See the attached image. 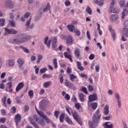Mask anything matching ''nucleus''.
Listing matches in <instances>:
<instances>
[{
  "instance_id": "12",
  "label": "nucleus",
  "mask_w": 128,
  "mask_h": 128,
  "mask_svg": "<svg viewBox=\"0 0 128 128\" xmlns=\"http://www.w3.org/2000/svg\"><path fill=\"white\" fill-rule=\"evenodd\" d=\"M24 82H21L19 83L16 88V92H20V90L24 88Z\"/></svg>"
},
{
  "instance_id": "13",
  "label": "nucleus",
  "mask_w": 128,
  "mask_h": 128,
  "mask_svg": "<svg viewBox=\"0 0 128 128\" xmlns=\"http://www.w3.org/2000/svg\"><path fill=\"white\" fill-rule=\"evenodd\" d=\"M30 20H32V18H30V20L27 21V22H26V26L28 28H30V30H32L34 28V24H32L30 26Z\"/></svg>"
},
{
  "instance_id": "58",
  "label": "nucleus",
  "mask_w": 128,
  "mask_h": 128,
  "mask_svg": "<svg viewBox=\"0 0 128 128\" xmlns=\"http://www.w3.org/2000/svg\"><path fill=\"white\" fill-rule=\"evenodd\" d=\"M122 124L124 128H128V125L126 124V121L122 120Z\"/></svg>"
},
{
  "instance_id": "40",
  "label": "nucleus",
  "mask_w": 128,
  "mask_h": 128,
  "mask_svg": "<svg viewBox=\"0 0 128 128\" xmlns=\"http://www.w3.org/2000/svg\"><path fill=\"white\" fill-rule=\"evenodd\" d=\"M6 22V20L4 18L0 19V26H4V23Z\"/></svg>"
},
{
  "instance_id": "50",
  "label": "nucleus",
  "mask_w": 128,
  "mask_h": 128,
  "mask_svg": "<svg viewBox=\"0 0 128 128\" xmlns=\"http://www.w3.org/2000/svg\"><path fill=\"white\" fill-rule=\"evenodd\" d=\"M88 92H94V86H92L88 85Z\"/></svg>"
},
{
  "instance_id": "25",
  "label": "nucleus",
  "mask_w": 128,
  "mask_h": 128,
  "mask_svg": "<svg viewBox=\"0 0 128 128\" xmlns=\"http://www.w3.org/2000/svg\"><path fill=\"white\" fill-rule=\"evenodd\" d=\"M108 124H110V122H106L104 124V126L105 128H114V124H111L110 125H108Z\"/></svg>"
},
{
  "instance_id": "46",
  "label": "nucleus",
  "mask_w": 128,
  "mask_h": 128,
  "mask_svg": "<svg viewBox=\"0 0 128 128\" xmlns=\"http://www.w3.org/2000/svg\"><path fill=\"white\" fill-rule=\"evenodd\" d=\"M86 11L89 14H92V8H90L89 6H87V8L86 9Z\"/></svg>"
},
{
  "instance_id": "45",
  "label": "nucleus",
  "mask_w": 128,
  "mask_h": 128,
  "mask_svg": "<svg viewBox=\"0 0 128 128\" xmlns=\"http://www.w3.org/2000/svg\"><path fill=\"white\" fill-rule=\"evenodd\" d=\"M6 96L3 97L2 98V102H3V104H4L5 106H6Z\"/></svg>"
},
{
  "instance_id": "10",
  "label": "nucleus",
  "mask_w": 128,
  "mask_h": 128,
  "mask_svg": "<svg viewBox=\"0 0 128 128\" xmlns=\"http://www.w3.org/2000/svg\"><path fill=\"white\" fill-rule=\"evenodd\" d=\"M44 44L48 48H50V44H52V40H48V36L44 38Z\"/></svg>"
},
{
  "instance_id": "14",
  "label": "nucleus",
  "mask_w": 128,
  "mask_h": 128,
  "mask_svg": "<svg viewBox=\"0 0 128 128\" xmlns=\"http://www.w3.org/2000/svg\"><path fill=\"white\" fill-rule=\"evenodd\" d=\"M17 62L18 64L19 68H22V66H24V60L22 58H20L18 59Z\"/></svg>"
},
{
  "instance_id": "26",
  "label": "nucleus",
  "mask_w": 128,
  "mask_h": 128,
  "mask_svg": "<svg viewBox=\"0 0 128 128\" xmlns=\"http://www.w3.org/2000/svg\"><path fill=\"white\" fill-rule=\"evenodd\" d=\"M110 18L112 22H116V20H118V15H112L111 16Z\"/></svg>"
},
{
  "instance_id": "36",
  "label": "nucleus",
  "mask_w": 128,
  "mask_h": 128,
  "mask_svg": "<svg viewBox=\"0 0 128 128\" xmlns=\"http://www.w3.org/2000/svg\"><path fill=\"white\" fill-rule=\"evenodd\" d=\"M42 60V54H38V60L36 61L37 64H40V60Z\"/></svg>"
},
{
  "instance_id": "55",
  "label": "nucleus",
  "mask_w": 128,
  "mask_h": 128,
  "mask_svg": "<svg viewBox=\"0 0 128 128\" xmlns=\"http://www.w3.org/2000/svg\"><path fill=\"white\" fill-rule=\"evenodd\" d=\"M92 101H90V100H89V101L88 102V108H92Z\"/></svg>"
},
{
  "instance_id": "19",
  "label": "nucleus",
  "mask_w": 128,
  "mask_h": 128,
  "mask_svg": "<svg viewBox=\"0 0 128 128\" xmlns=\"http://www.w3.org/2000/svg\"><path fill=\"white\" fill-rule=\"evenodd\" d=\"M109 108H110V107L106 105L104 110V114L105 116H108V114L110 112Z\"/></svg>"
},
{
  "instance_id": "31",
  "label": "nucleus",
  "mask_w": 128,
  "mask_h": 128,
  "mask_svg": "<svg viewBox=\"0 0 128 128\" xmlns=\"http://www.w3.org/2000/svg\"><path fill=\"white\" fill-rule=\"evenodd\" d=\"M8 61L10 66H14V59H10Z\"/></svg>"
},
{
  "instance_id": "41",
  "label": "nucleus",
  "mask_w": 128,
  "mask_h": 128,
  "mask_svg": "<svg viewBox=\"0 0 128 128\" xmlns=\"http://www.w3.org/2000/svg\"><path fill=\"white\" fill-rule=\"evenodd\" d=\"M53 64H54V68H58V62L56 58H54L53 60Z\"/></svg>"
},
{
  "instance_id": "8",
  "label": "nucleus",
  "mask_w": 128,
  "mask_h": 128,
  "mask_svg": "<svg viewBox=\"0 0 128 128\" xmlns=\"http://www.w3.org/2000/svg\"><path fill=\"white\" fill-rule=\"evenodd\" d=\"M88 100L90 102H96V100H98V94L95 93L93 94H90L88 96Z\"/></svg>"
},
{
  "instance_id": "34",
  "label": "nucleus",
  "mask_w": 128,
  "mask_h": 128,
  "mask_svg": "<svg viewBox=\"0 0 128 128\" xmlns=\"http://www.w3.org/2000/svg\"><path fill=\"white\" fill-rule=\"evenodd\" d=\"M18 39H14L12 41V44H20V40L18 38Z\"/></svg>"
},
{
  "instance_id": "17",
  "label": "nucleus",
  "mask_w": 128,
  "mask_h": 128,
  "mask_svg": "<svg viewBox=\"0 0 128 128\" xmlns=\"http://www.w3.org/2000/svg\"><path fill=\"white\" fill-rule=\"evenodd\" d=\"M64 56L65 58H68L70 60V62H72V58L71 54H68L67 52H64Z\"/></svg>"
},
{
  "instance_id": "59",
  "label": "nucleus",
  "mask_w": 128,
  "mask_h": 128,
  "mask_svg": "<svg viewBox=\"0 0 128 128\" xmlns=\"http://www.w3.org/2000/svg\"><path fill=\"white\" fill-rule=\"evenodd\" d=\"M58 114H60V111H54V116L58 118Z\"/></svg>"
},
{
  "instance_id": "51",
  "label": "nucleus",
  "mask_w": 128,
  "mask_h": 128,
  "mask_svg": "<svg viewBox=\"0 0 128 128\" xmlns=\"http://www.w3.org/2000/svg\"><path fill=\"white\" fill-rule=\"evenodd\" d=\"M46 70H48V69L46 68H44L40 70V72L41 74H44Z\"/></svg>"
},
{
  "instance_id": "43",
  "label": "nucleus",
  "mask_w": 128,
  "mask_h": 128,
  "mask_svg": "<svg viewBox=\"0 0 128 128\" xmlns=\"http://www.w3.org/2000/svg\"><path fill=\"white\" fill-rule=\"evenodd\" d=\"M124 36L128 37V32H125L124 33V36H122V40L123 42H126V39L124 38Z\"/></svg>"
},
{
  "instance_id": "2",
  "label": "nucleus",
  "mask_w": 128,
  "mask_h": 128,
  "mask_svg": "<svg viewBox=\"0 0 128 128\" xmlns=\"http://www.w3.org/2000/svg\"><path fill=\"white\" fill-rule=\"evenodd\" d=\"M17 38H20V44H24V42H26L28 40H30L32 38V36H24L22 34H19L16 36Z\"/></svg>"
},
{
  "instance_id": "63",
  "label": "nucleus",
  "mask_w": 128,
  "mask_h": 128,
  "mask_svg": "<svg viewBox=\"0 0 128 128\" xmlns=\"http://www.w3.org/2000/svg\"><path fill=\"white\" fill-rule=\"evenodd\" d=\"M0 122H2V124H4V122H6V118H0Z\"/></svg>"
},
{
  "instance_id": "11",
  "label": "nucleus",
  "mask_w": 128,
  "mask_h": 128,
  "mask_svg": "<svg viewBox=\"0 0 128 128\" xmlns=\"http://www.w3.org/2000/svg\"><path fill=\"white\" fill-rule=\"evenodd\" d=\"M14 120L16 124V126H18V123L22 121V117L20 114H17L16 115Z\"/></svg>"
},
{
  "instance_id": "18",
  "label": "nucleus",
  "mask_w": 128,
  "mask_h": 128,
  "mask_svg": "<svg viewBox=\"0 0 128 128\" xmlns=\"http://www.w3.org/2000/svg\"><path fill=\"white\" fill-rule=\"evenodd\" d=\"M58 38L56 37H54L52 42V46L54 48H56V44L58 42Z\"/></svg>"
},
{
  "instance_id": "1",
  "label": "nucleus",
  "mask_w": 128,
  "mask_h": 128,
  "mask_svg": "<svg viewBox=\"0 0 128 128\" xmlns=\"http://www.w3.org/2000/svg\"><path fill=\"white\" fill-rule=\"evenodd\" d=\"M102 114H100V110L98 109L96 110V112L93 114L92 118V122L90 121L88 122L90 128H96L100 120Z\"/></svg>"
},
{
  "instance_id": "38",
  "label": "nucleus",
  "mask_w": 128,
  "mask_h": 128,
  "mask_svg": "<svg viewBox=\"0 0 128 128\" xmlns=\"http://www.w3.org/2000/svg\"><path fill=\"white\" fill-rule=\"evenodd\" d=\"M70 80H72V82H74V78H76V76L74 74H70Z\"/></svg>"
},
{
  "instance_id": "42",
  "label": "nucleus",
  "mask_w": 128,
  "mask_h": 128,
  "mask_svg": "<svg viewBox=\"0 0 128 128\" xmlns=\"http://www.w3.org/2000/svg\"><path fill=\"white\" fill-rule=\"evenodd\" d=\"M81 90L83 92H84V94H88V89H86V87H82L81 88Z\"/></svg>"
},
{
  "instance_id": "53",
  "label": "nucleus",
  "mask_w": 128,
  "mask_h": 128,
  "mask_svg": "<svg viewBox=\"0 0 128 128\" xmlns=\"http://www.w3.org/2000/svg\"><path fill=\"white\" fill-rule=\"evenodd\" d=\"M16 100L17 104H20V102H22V100H20V97L16 96Z\"/></svg>"
},
{
  "instance_id": "47",
  "label": "nucleus",
  "mask_w": 128,
  "mask_h": 128,
  "mask_svg": "<svg viewBox=\"0 0 128 128\" xmlns=\"http://www.w3.org/2000/svg\"><path fill=\"white\" fill-rule=\"evenodd\" d=\"M94 4H98V6H103L104 5V3L102 2H100L98 0H96L94 2Z\"/></svg>"
},
{
  "instance_id": "22",
  "label": "nucleus",
  "mask_w": 128,
  "mask_h": 128,
  "mask_svg": "<svg viewBox=\"0 0 128 128\" xmlns=\"http://www.w3.org/2000/svg\"><path fill=\"white\" fill-rule=\"evenodd\" d=\"M77 66H78V70H80L81 72H83L84 70V67L82 66V63L80 62H77Z\"/></svg>"
},
{
  "instance_id": "27",
  "label": "nucleus",
  "mask_w": 128,
  "mask_h": 128,
  "mask_svg": "<svg viewBox=\"0 0 128 128\" xmlns=\"http://www.w3.org/2000/svg\"><path fill=\"white\" fill-rule=\"evenodd\" d=\"M110 12L114 14H118L120 12V9L118 8H115L112 10H110Z\"/></svg>"
},
{
  "instance_id": "54",
  "label": "nucleus",
  "mask_w": 128,
  "mask_h": 128,
  "mask_svg": "<svg viewBox=\"0 0 128 128\" xmlns=\"http://www.w3.org/2000/svg\"><path fill=\"white\" fill-rule=\"evenodd\" d=\"M28 94L29 96L32 98V96H34V91L32 90H30L28 92Z\"/></svg>"
},
{
  "instance_id": "30",
  "label": "nucleus",
  "mask_w": 128,
  "mask_h": 128,
  "mask_svg": "<svg viewBox=\"0 0 128 128\" xmlns=\"http://www.w3.org/2000/svg\"><path fill=\"white\" fill-rule=\"evenodd\" d=\"M20 48L21 50H23L26 54H30V50H28V48L24 47L23 46H20Z\"/></svg>"
},
{
  "instance_id": "9",
  "label": "nucleus",
  "mask_w": 128,
  "mask_h": 128,
  "mask_svg": "<svg viewBox=\"0 0 128 128\" xmlns=\"http://www.w3.org/2000/svg\"><path fill=\"white\" fill-rule=\"evenodd\" d=\"M115 98H116L118 108H122V102L120 101V97L118 92H115Z\"/></svg>"
},
{
  "instance_id": "21",
  "label": "nucleus",
  "mask_w": 128,
  "mask_h": 128,
  "mask_svg": "<svg viewBox=\"0 0 128 128\" xmlns=\"http://www.w3.org/2000/svg\"><path fill=\"white\" fill-rule=\"evenodd\" d=\"M6 6H7V8H14V4L12 1L8 0L6 2Z\"/></svg>"
},
{
  "instance_id": "33",
  "label": "nucleus",
  "mask_w": 128,
  "mask_h": 128,
  "mask_svg": "<svg viewBox=\"0 0 128 128\" xmlns=\"http://www.w3.org/2000/svg\"><path fill=\"white\" fill-rule=\"evenodd\" d=\"M128 10H125L122 12V20L124 18L125 16H128Z\"/></svg>"
},
{
  "instance_id": "28",
  "label": "nucleus",
  "mask_w": 128,
  "mask_h": 128,
  "mask_svg": "<svg viewBox=\"0 0 128 128\" xmlns=\"http://www.w3.org/2000/svg\"><path fill=\"white\" fill-rule=\"evenodd\" d=\"M50 86H52V82H50V81H48V82H46L44 84V86L46 88H50Z\"/></svg>"
},
{
  "instance_id": "7",
  "label": "nucleus",
  "mask_w": 128,
  "mask_h": 128,
  "mask_svg": "<svg viewBox=\"0 0 128 128\" xmlns=\"http://www.w3.org/2000/svg\"><path fill=\"white\" fill-rule=\"evenodd\" d=\"M74 54L75 57L78 60H82V58L80 57V52L78 48H76L75 50L74 51Z\"/></svg>"
},
{
  "instance_id": "49",
  "label": "nucleus",
  "mask_w": 128,
  "mask_h": 128,
  "mask_svg": "<svg viewBox=\"0 0 128 128\" xmlns=\"http://www.w3.org/2000/svg\"><path fill=\"white\" fill-rule=\"evenodd\" d=\"M9 24H10L11 26L14 28L16 26V23L14 20H9Z\"/></svg>"
},
{
  "instance_id": "52",
  "label": "nucleus",
  "mask_w": 128,
  "mask_h": 128,
  "mask_svg": "<svg viewBox=\"0 0 128 128\" xmlns=\"http://www.w3.org/2000/svg\"><path fill=\"white\" fill-rule=\"evenodd\" d=\"M112 116L110 114H109L108 116H104L103 118L104 120H110V118H112Z\"/></svg>"
},
{
  "instance_id": "15",
  "label": "nucleus",
  "mask_w": 128,
  "mask_h": 128,
  "mask_svg": "<svg viewBox=\"0 0 128 128\" xmlns=\"http://www.w3.org/2000/svg\"><path fill=\"white\" fill-rule=\"evenodd\" d=\"M67 28L70 32H72L76 30V27L72 24H68L67 26Z\"/></svg>"
},
{
  "instance_id": "6",
  "label": "nucleus",
  "mask_w": 128,
  "mask_h": 128,
  "mask_svg": "<svg viewBox=\"0 0 128 128\" xmlns=\"http://www.w3.org/2000/svg\"><path fill=\"white\" fill-rule=\"evenodd\" d=\"M5 90L6 92H9L10 94H12L14 89H12V82H10L6 84Z\"/></svg>"
},
{
  "instance_id": "20",
  "label": "nucleus",
  "mask_w": 128,
  "mask_h": 128,
  "mask_svg": "<svg viewBox=\"0 0 128 128\" xmlns=\"http://www.w3.org/2000/svg\"><path fill=\"white\" fill-rule=\"evenodd\" d=\"M64 84L66 86H68V88H72L74 86V84L68 80H65Z\"/></svg>"
},
{
  "instance_id": "48",
  "label": "nucleus",
  "mask_w": 128,
  "mask_h": 128,
  "mask_svg": "<svg viewBox=\"0 0 128 128\" xmlns=\"http://www.w3.org/2000/svg\"><path fill=\"white\" fill-rule=\"evenodd\" d=\"M71 100L73 102H76L78 101L76 100V96H74V94H73L72 98H71Z\"/></svg>"
},
{
  "instance_id": "60",
  "label": "nucleus",
  "mask_w": 128,
  "mask_h": 128,
  "mask_svg": "<svg viewBox=\"0 0 128 128\" xmlns=\"http://www.w3.org/2000/svg\"><path fill=\"white\" fill-rule=\"evenodd\" d=\"M96 72H100V64L96 65L95 66Z\"/></svg>"
},
{
  "instance_id": "44",
  "label": "nucleus",
  "mask_w": 128,
  "mask_h": 128,
  "mask_svg": "<svg viewBox=\"0 0 128 128\" xmlns=\"http://www.w3.org/2000/svg\"><path fill=\"white\" fill-rule=\"evenodd\" d=\"M64 118V114H62L60 116V122H63Z\"/></svg>"
},
{
  "instance_id": "35",
  "label": "nucleus",
  "mask_w": 128,
  "mask_h": 128,
  "mask_svg": "<svg viewBox=\"0 0 128 128\" xmlns=\"http://www.w3.org/2000/svg\"><path fill=\"white\" fill-rule=\"evenodd\" d=\"M52 78V75L48 74H44L42 75V78Z\"/></svg>"
},
{
  "instance_id": "64",
  "label": "nucleus",
  "mask_w": 128,
  "mask_h": 128,
  "mask_svg": "<svg viewBox=\"0 0 128 128\" xmlns=\"http://www.w3.org/2000/svg\"><path fill=\"white\" fill-rule=\"evenodd\" d=\"M66 72L67 74H72V68H70V67H68Z\"/></svg>"
},
{
  "instance_id": "3",
  "label": "nucleus",
  "mask_w": 128,
  "mask_h": 128,
  "mask_svg": "<svg viewBox=\"0 0 128 128\" xmlns=\"http://www.w3.org/2000/svg\"><path fill=\"white\" fill-rule=\"evenodd\" d=\"M72 114L74 118V120H76L77 121L78 124H80L81 126H82V120H80V118L78 112H72Z\"/></svg>"
},
{
  "instance_id": "37",
  "label": "nucleus",
  "mask_w": 128,
  "mask_h": 128,
  "mask_svg": "<svg viewBox=\"0 0 128 128\" xmlns=\"http://www.w3.org/2000/svg\"><path fill=\"white\" fill-rule=\"evenodd\" d=\"M65 120L66 122H68L70 124H72V122L68 116H66L65 118Z\"/></svg>"
},
{
  "instance_id": "56",
  "label": "nucleus",
  "mask_w": 128,
  "mask_h": 128,
  "mask_svg": "<svg viewBox=\"0 0 128 128\" xmlns=\"http://www.w3.org/2000/svg\"><path fill=\"white\" fill-rule=\"evenodd\" d=\"M120 5L121 6V8H124V6H125L124 1L120 0Z\"/></svg>"
},
{
  "instance_id": "29",
  "label": "nucleus",
  "mask_w": 128,
  "mask_h": 128,
  "mask_svg": "<svg viewBox=\"0 0 128 128\" xmlns=\"http://www.w3.org/2000/svg\"><path fill=\"white\" fill-rule=\"evenodd\" d=\"M114 4H116V0H112L110 6L109 10L110 12V10L114 9Z\"/></svg>"
},
{
  "instance_id": "61",
  "label": "nucleus",
  "mask_w": 128,
  "mask_h": 128,
  "mask_svg": "<svg viewBox=\"0 0 128 128\" xmlns=\"http://www.w3.org/2000/svg\"><path fill=\"white\" fill-rule=\"evenodd\" d=\"M75 108H77V110H80V103H76L75 104Z\"/></svg>"
},
{
  "instance_id": "39",
  "label": "nucleus",
  "mask_w": 128,
  "mask_h": 128,
  "mask_svg": "<svg viewBox=\"0 0 128 128\" xmlns=\"http://www.w3.org/2000/svg\"><path fill=\"white\" fill-rule=\"evenodd\" d=\"M91 107L94 110H95L96 109V108H98V103L97 102L92 103Z\"/></svg>"
},
{
  "instance_id": "16",
  "label": "nucleus",
  "mask_w": 128,
  "mask_h": 128,
  "mask_svg": "<svg viewBox=\"0 0 128 128\" xmlns=\"http://www.w3.org/2000/svg\"><path fill=\"white\" fill-rule=\"evenodd\" d=\"M72 36H68L66 39V44H68V46H72Z\"/></svg>"
},
{
  "instance_id": "32",
  "label": "nucleus",
  "mask_w": 128,
  "mask_h": 128,
  "mask_svg": "<svg viewBox=\"0 0 128 128\" xmlns=\"http://www.w3.org/2000/svg\"><path fill=\"white\" fill-rule=\"evenodd\" d=\"M48 10H50V3H48L46 8L44 9L43 10L44 12H46Z\"/></svg>"
},
{
  "instance_id": "57",
  "label": "nucleus",
  "mask_w": 128,
  "mask_h": 128,
  "mask_svg": "<svg viewBox=\"0 0 128 128\" xmlns=\"http://www.w3.org/2000/svg\"><path fill=\"white\" fill-rule=\"evenodd\" d=\"M64 98L66 100H70V96L68 94H66L64 96Z\"/></svg>"
},
{
  "instance_id": "5",
  "label": "nucleus",
  "mask_w": 128,
  "mask_h": 128,
  "mask_svg": "<svg viewBox=\"0 0 128 128\" xmlns=\"http://www.w3.org/2000/svg\"><path fill=\"white\" fill-rule=\"evenodd\" d=\"M34 118L36 122H38L41 126H46V122L44 120H40L38 115H34Z\"/></svg>"
},
{
  "instance_id": "24",
  "label": "nucleus",
  "mask_w": 128,
  "mask_h": 128,
  "mask_svg": "<svg viewBox=\"0 0 128 128\" xmlns=\"http://www.w3.org/2000/svg\"><path fill=\"white\" fill-rule=\"evenodd\" d=\"M30 122L35 128H40V126L36 124V123L31 118H30Z\"/></svg>"
},
{
  "instance_id": "23",
  "label": "nucleus",
  "mask_w": 128,
  "mask_h": 128,
  "mask_svg": "<svg viewBox=\"0 0 128 128\" xmlns=\"http://www.w3.org/2000/svg\"><path fill=\"white\" fill-rule=\"evenodd\" d=\"M79 96V100L82 102H84V94L82 93H80L78 94Z\"/></svg>"
},
{
  "instance_id": "4",
  "label": "nucleus",
  "mask_w": 128,
  "mask_h": 128,
  "mask_svg": "<svg viewBox=\"0 0 128 128\" xmlns=\"http://www.w3.org/2000/svg\"><path fill=\"white\" fill-rule=\"evenodd\" d=\"M38 116H40V118H44L45 120L48 124L50 122V120L46 116V115L44 114V113L42 112V111H38Z\"/></svg>"
},
{
  "instance_id": "62",
  "label": "nucleus",
  "mask_w": 128,
  "mask_h": 128,
  "mask_svg": "<svg viewBox=\"0 0 128 128\" xmlns=\"http://www.w3.org/2000/svg\"><path fill=\"white\" fill-rule=\"evenodd\" d=\"M37 77L36 76H34V74H32L31 76V80H36Z\"/></svg>"
}]
</instances>
